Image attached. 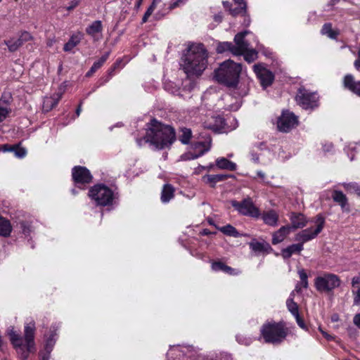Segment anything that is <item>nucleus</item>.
<instances>
[{"mask_svg":"<svg viewBox=\"0 0 360 360\" xmlns=\"http://www.w3.org/2000/svg\"><path fill=\"white\" fill-rule=\"evenodd\" d=\"M291 230V226L290 225L281 226L278 231L273 233L272 243L274 245H276L283 242L290 234Z\"/></svg>","mask_w":360,"mask_h":360,"instance_id":"aec40b11","label":"nucleus"},{"mask_svg":"<svg viewBox=\"0 0 360 360\" xmlns=\"http://www.w3.org/2000/svg\"><path fill=\"white\" fill-rule=\"evenodd\" d=\"M210 149V141H198L192 145V152H191V157H188V159H196L205 153L209 151Z\"/></svg>","mask_w":360,"mask_h":360,"instance_id":"dca6fc26","label":"nucleus"},{"mask_svg":"<svg viewBox=\"0 0 360 360\" xmlns=\"http://www.w3.org/2000/svg\"><path fill=\"white\" fill-rule=\"evenodd\" d=\"M175 139L173 127L153 120L148 125L146 135L142 138H137L136 143L139 146L149 143L156 149H163L169 147Z\"/></svg>","mask_w":360,"mask_h":360,"instance_id":"f257e3e1","label":"nucleus"},{"mask_svg":"<svg viewBox=\"0 0 360 360\" xmlns=\"http://www.w3.org/2000/svg\"><path fill=\"white\" fill-rule=\"evenodd\" d=\"M251 160L255 163H259V155L255 153V151H252L250 153Z\"/></svg>","mask_w":360,"mask_h":360,"instance_id":"13d9d810","label":"nucleus"},{"mask_svg":"<svg viewBox=\"0 0 360 360\" xmlns=\"http://www.w3.org/2000/svg\"><path fill=\"white\" fill-rule=\"evenodd\" d=\"M290 220L291 222V229H302L307 224L306 217L301 213L292 212L290 214Z\"/></svg>","mask_w":360,"mask_h":360,"instance_id":"6ab92c4d","label":"nucleus"},{"mask_svg":"<svg viewBox=\"0 0 360 360\" xmlns=\"http://www.w3.org/2000/svg\"><path fill=\"white\" fill-rule=\"evenodd\" d=\"M174 188L169 184H166L163 186L161 192V201L162 203L169 202L174 196Z\"/></svg>","mask_w":360,"mask_h":360,"instance_id":"393cba45","label":"nucleus"},{"mask_svg":"<svg viewBox=\"0 0 360 360\" xmlns=\"http://www.w3.org/2000/svg\"><path fill=\"white\" fill-rule=\"evenodd\" d=\"M34 330L35 323L31 320L25 326L24 340L25 344H23L22 338L13 330V328L8 330L11 342L22 360H26L29 354L34 350Z\"/></svg>","mask_w":360,"mask_h":360,"instance_id":"20e7f679","label":"nucleus"},{"mask_svg":"<svg viewBox=\"0 0 360 360\" xmlns=\"http://www.w3.org/2000/svg\"><path fill=\"white\" fill-rule=\"evenodd\" d=\"M343 85L345 89L360 97V81H355L352 75L348 74L345 76Z\"/></svg>","mask_w":360,"mask_h":360,"instance_id":"a211bd4d","label":"nucleus"},{"mask_svg":"<svg viewBox=\"0 0 360 360\" xmlns=\"http://www.w3.org/2000/svg\"><path fill=\"white\" fill-rule=\"evenodd\" d=\"M13 150V146H10L8 145H3L0 146V151L2 152H8Z\"/></svg>","mask_w":360,"mask_h":360,"instance_id":"e2e57ef3","label":"nucleus"},{"mask_svg":"<svg viewBox=\"0 0 360 360\" xmlns=\"http://www.w3.org/2000/svg\"><path fill=\"white\" fill-rule=\"evenodd\" d=\"M234 3L237 5V7L231 9V4L229 1H223V5L226 8H229L230 13L233 15H236L240 13H244L246 9V4L243 0H234Z\"/></svg>","mask_w":360,"mask_h":360,"instance_id":"b1692460","label":"nucleus"},{"mask_svg":"<svg viewBox=\"0 0 360 360\" xmlns=\"http://www.w3.org/2000/svg\"><path fill=\"white\" fill-rule=\"evenodd\" d=\"M10 51H15L20 46L22 45L19 38H13L5 41Z\"/></svg>","mask_w":360,"mask_h":360,"instance_id":"a19ab883","label":"nucleus"},{"mask_svg":"<svg viewBox=\"0 0 360 360\" xmlns=\"http://www.w3.org/2000/svg\"><path fill=\"white\" fill-rule=\"evenodd\" d=\"M89 196L97 205L108 206L113 203L116 193L110 187L103 184L94 185L89 189Z\"/></svg>","mask_w":360,"mask_h":360,"instance_id":"0eeeda50","label":"nucleus"},{"mask_svg":"<svg viewBox=\"0 0 360 360\" xmlns=\"http://www.w3.org/2000/svg\"><path fill=\"white\" fill-rule=\"evenodd\" d=\"M295 319H296V321H297V325L302 329H306L307 327H306V325L303 321V319L300 316V314H297V315H295L294 316Z\"/></svg>","mask_w":360,"mask_h":360,"instance_id":"5fc2aeb1","label":"nucleus"},{"mask_svg":"<svg viewBox=\"0 0 360 360\" xmlns=\"http://www.w3.org/2000/svg\"><path fill=\"white\" fill-rule=\"evenodd\" d=\"M12 231V226L8 220L0 217V236L7 237Z\"/></svg>","mask_w":360,"mask_h":360,"instance_id":"7c9ffc66","label":"nucleus"},{"mask_svg":"<svg viewBox=\"0 0 360 360\" xmlns=\"http://www.w3.org/2000/svg\"><path fill=\"white\" fill-rule=\"evenodd\" d=\"M83 37V34L80 32H78L74 34H72L69 39V41L64 45V51H70L73 48H75L77 45L79 44L82 39Z\"/></svg>","mask_w":360,"mask_h":360,"instance_id":"a878e982","label":"nucleus"},{"mask_svg":"<svg viewBox=\"0 0 360 360\" xmlns=\"http://www.w3.org/2000/svg\"><path fill=\"white\" fill-rule=\"evenodd\" d=\"M12 152L14 153L15 156L19 158H22L26 155L27 151L24 148L19 146H13Z\"/></svg>","mask_w":360,"mask_h":360,"instance_id":"de8ad7c7","label":"nucleus"},{"mask_svg":"<svg viewBox=\"0 0 360 360\" xmlns=\"http://www.w3.org/2000/svg\"><path fill=\"white\" fill-rule=\"evenodd\" d=\"M236 338V341L240 345L248 346L252 342V339L251 338L243 335H237Z\"/></svg>","mask_w":360,"mask_h":360,"instance_id":"a18cd8bd","label":"nucleus"},{"mask_svg":"<svg viewBox=\"0 0 360 360\" xmlns=\"http://www.w3.org/2000/svg\"><path fill=\"white\" fill-rule=\"evenodd\" d=\"M12 231V226L8 220L0 217V236L7 237Z\"/></svg>","mask_w":360,"mask_h":360,"instance_id":"2f4dec72","label":"nucleus"},{"mask_svg":"<svg viewBox=\"0 0 360 360\" xmlns=\"http://www.w3.org/2000/svg\"><path fill=\"white\" fill-rule=\"evenodd\" d=\"M11 96L10 93H4L0 99V106L8 107L11 102Z\"/></svg>","mask_w":360,"mask_h":360,"instance_id":"09e8293b","label":"nucleus"},{"mask_svg":"<svg viewBox=\"0 0 360 360\" xmlns=\"http://www.w3.org/2000/svg\"><path fill=\"white\" fill-rule=\"evenodd\" d=\"M110 56V51L105 53L97 61L94 62L90 70L86 73V77H91L107 60Z\"/></svg>","mask_w":360,"mask_h":360,"instance_id":"c756f323","label":"nucleus"},{"mask_svg":"<svg viewBox=\"0 0 360 360\" xmlns=\"http://www.w3.org/2000/svg\"><path fill=\"white\" fill-rule=\"evenodd\" d=\"M63 93L61 91L53 94L52 96L46 97L43 102V109L45 111H49L57 105L59 101L62 98Z\"/></svg>","mask_w":360,"mask_h":360,"instance_id":"4be33fe9","label":"nucleus"},{"mask_svg":"<svg viewBox=\"0 0 360 360\" xmlns=\"http://www.w3.org/2000/svg\"><path fill=\"white\" fill-rule=\"evenodd\" d=\"M183 352L179 346L171 347L167 354V360H180L181 356H183Z\"/></svg>","mask_w":360,"mask_h":360,"instance_id":"f704fd0d","label":"nucleus"},{"mask_svg":"<svg viewBox=\"0 0 360 360\" xmlns=\"http://www.w3.org/2000/svg\"><path fill=\"white\" fill-rule=\"evenodd\" d=\"M250 247L255 252H269L272 250L270 245L266 242L252 241L250 243Z\"/></svg>","mask_w":360,"mask_h":360,"instance_id":"cd10ccee","label":"nucleus"},{"mask_svg":"<svg viewBox=\"0 0 360 360\" xmlns=\"http://www.w3.org/2000/svg\"><path fill=\"white\" fill-rule=\"evenodd\" d=\"M72 179L75 184H84L91 181L92 176L84 167L76 166L72 169Z\"/></svg>","mask_w":360,"mask_h":360,"instance_id":"4468645a","label":"nucleus"},{"mask_svg":"<svg viewBox=\"0 0 360 360\" xmlns=\"http://www.w3.org/2000/svg\"><path fill=\"white\" fill-rule=\"evenodd\" d=\"M103 24L101 20L92 22L86 28V33L89 35L94 41H98L102 39Z\"/></svg>","mask_w":360,"mask_h":360,"instance_id":"f3484780","label":"nucleus"},{"mask_svg":"<svg viewBox=\"0 0 360 360\" xmlns=\"http://www.w3.org/2000/svg\"><path fill=\"white\" fill-rule=\"evenodd\" d=\"M360 283V277L359 276H354L352 280V285L353 287H354L356 284Z\"/></svg>","mask_w":360,"mask_h":360,"instance_id":"774afa93","label":"nucleus"},{"mask_svg":"<svg viewBox=\"0 0 360 360\" xmlns=\"http://www.w3.org/2000/svg\"><path fill=\"white\" fill-rule=\"evenodd\" d=\"M250 34L251 32L248 30L238 33L234 37L235 44L228 41L219 43L217 46V53L230 51L233 55L240 56L247 49L248 41L245 37Z\"/></svg>","mask_w":360,"mask_h":360,"instance_id":"6e6552de","label":"nucleus"},{"mask_svg":"<svg viewBox=\"0 0 360 360\" xmlns=\"http://www.w3.org/2000/svg\"><path fill=\"white\" fill-rule=\"evenodd\" d=\"M216 122L217 124H205V127L210 129L213 131H218L221 129V127L222 124L224 123V120L221 117H217L216 118Z\"/></svg>","mask_w":360,"mask_h":360,"instance_id":"c03bdc74","label":"nucleus"},{"mask_svg":"<svg viewBox=\"0 0 360 360\" xmlns=\"http://www.w3.org/2000/svg\"><path fill=\"white\" fill-rule=\"evenodd\" d=\"M219 230L221 233H223L224 234H225L226 236H233L235 238H237V237H239L241 236V234H240L238 233V231L236 230V229L230 224H227L226 226L220 227L219 229Z\"/></svg>","mask_w":360,"mask_h":360,"instance_id":"ea45409f","label":"nucleus"},{"mask_svg":"<svg viewBox=\"0 0 360 360\" xmlns=\"http://www.w3.org/2000/svg\"><path fill=\"white\" fill-rule=\"evenodd\" d=\"M319 97L315 92L305 89H300L296 96V101L303 109L311 110L318 106Z\"/></svg>","mask_w":360,"mask_h":360,"instance_id":"9b49d317","label":"nucleus"},{"mask_svg":"<svg viewBox=\"0 0 360 360\" xmlns=\"http://www.w3.org/2000/svg\"><path fill=\"white\" fill-rule=\"evenodd\" d=\"M228 176L224 174H207L203 176L205 181L214 186L216 183L225 180Z\"/></svg>","mask_w":360,"mask_h":360,"instance_id":"58836bf2","label":"nucleus"},{"mask_svg":"<svg viewBox=\"0 0 360 360\" xmlns=\"http://www.w3.org/2000/svg\"><path fill=\"white\" fill-rule=\"evenodd\" d=\"M356 143H349L345 148V151L348 155V157L349 158L350 160H354V154H352L350 155L349 154V152H354L356 151Z\"/></svg>","mask_w":360,"mask_h":360,"instance_id":"8fccbe9b","label":"nucleus"},{"mask_svg":"<svg viewBox=\"0 0 360 360\" xmlns=\"http://www.w3.org/2000/svg\"><path fill=\"white\" fill-rule=\"evenodd\" d=\"M212 270L215 272L222 271L229 275L238 274L239 271L227 266L222 262H213L211 265Z\"/></svg>","mask_w":360,"mask_h":360,"instance_id":"5701e85b","label":"nucleus"},{"mask_svg":"<svg viewBox=\"0 0 360 360\" xmlns=\"http://www.w3.org/2000/svg\"><path fill=\"white\" fill-rule=\"evenodd\" d=\"M207 51L202 44L190 45L181 58V66L188 77L199 76L207 66Z\"/></svg>","mask_w":360,"mask_h":360,"instance_id":"f03ea898","label":"nucleus"},{"mask_svg":"<svg viewBox=\"0 0 360 360\" xmlns=\"http://www.w3.org/2000/svg\"><path fill=\"white\" fill-rule=\"evenodd\" d=\"M216 166L221 169L235 171L237 168L236 164L229 161L225 158H219L215 161Z\"/></svg>","mask_w":360,"mask_h":360,"instance_id":"bb28decb","label":"nucleus"},{"mask_svg":"<svg viewBox=\"0 0 360 360\" xmlns=\"http://www.w3.org/2000/svg\"><path fill=\"white\" fill-rule=\"evenodd\" d=\"M354 294V304L360 305V287L356 292L353 291Z\"/></svg>","mask_w":360,"mask_h":360,"instance_id":"864d4df0","label":"nucleus"},{"mask_svg":"<svg viewBox=\"0 0 360 360\" xmlns=\"http://www.w3.org/2000/svg\"><path fill=\"white\" fill-rule=\"evenodd\" d=\"M11 112V108L7 106H0V124L6 119Z\"/></svg>","mask_w":360,"mask_h":360,"instance_id":"49530a36","label":"nucleus"},{"mask_svg":"<svg viewBox=\"0 0 360 360\" xmlns=\"http://www.w3.org/2000/svg\"><path fill=\"white\" fill-rule=\"evenodd\" d=\"M188 0H176L175 1H174L172 4H171V8H176L177 6H179L184 4H185V2H186Z\"/></svg>","mask_w":360,"mask_h":360,"instance_id":"052dcab7","label":"nucleus"},{"mask_svg":"<svg viewBox=\"0 0 360 360\" xmlns=\"http://www.w3.org/2000/svg\"><path fill=\"white\" fill-rule=\"evenodd\" d=\"M231 205L242 215L257 219L261 215L259 208L250 198H246L240 202L232 200Z\"/></svg>","mask_w":360,"mask_h":360,"instance_id":"9d476101","label":"nucleus"},{"mask_svg":"<svg viewBox=\"0 0 360 360\" xmlns=\"http://www.w3.org/2000/svg\"><path fill=\"white\" fill-rule=\"evenodd\" d=\"M319 331L321 333V334L328 340H333V337L328 333H327L326 331L322 330L321 328H319Z\"/></svg>","mask_w":360,"mask_h":360,"instance_id":"69168bd1","label":"nucleus"},{"mask_svg":"<svg viewBox=\"0 0 360 360\" xmlns=\"http://www.w3.org/2000/svg\"><path fill=\"white\" fill-rule=\"evenodd\" d=\"M257 176L261 179V182L264 184H268L269 182L266 181V174L262 171L259 170L257 172Z\"/></svg>","mask_w":360,"mask_h":360,"instance_id":"6e6d98bb","label":"nucleus"},{"mask_svg":"<svg viewBox=\"0 0 360 360\" xmlns=\"http://www.w3.org/2000/svg\"><path fill=\"white\" fill-rule=\"evenodd\" d=\"M172 84H167L165 85V88L166 90L167 91H169L172 94H176L178 91H179V89H170V86L172 87Z\"/></svg>","mask_w":360,"mask_h":360,"instance_id":"0e129e2a","label":"nucleus"},{"mask_svg":"<svg viewBox=\"0 0 360 360\" xmlns=\"http://www.w3.org/2000/svg\"><path fill=\"white\" fill-rule=\"evenodd\" d=\"M253 70L257 78L259 79L261 85L264 88H266L272 84L274 79V75L270 70H267L263 64L259 63L255 65Z\"/></svg>","mask_w":360,"mask_h":360,"instance_id":"ddd939ff","label":"nucleus"},{"mask_svg":"<svg viewBox=\"0 0 360 360\" xmlns=\"http://www.w3.org/2000/svg\"><path fill=\"white\" fill-rule=\"evenodd\" d=\"M21 228H22V232L25 235H28L31 231L30 225H28L24 222L21 224Z\"/></svg>","mask_w":360,"mask_h":360,"instance_id":"bf43d9fd","label":"nucleus"},{"mask_svg":"<svg viewBox=\"0 0 360 360\" xmlns=\"http://www.w3.org/2000/svg\"><path fill=\"white\" fill-rule=\"evenodd\" d=\"M264 224L271 226H276L278 222V214L274 210L264 212L261 215Z\"/></svg>","mask_w":360,"mask_h":360,"instance_id":"412c9836","label":"nucleus"},{"mask_svg":"<svg viewBox=\"0 0 360 360\" xmlns=\"http://www.w3.org/2000/svg\"><path fill=\"white\" fill-rule=\"evenodd\" d=\"M250 44L248 42L247 49L240 56H244V59L248 63H252L257 58V51L254 49H250Z\"/></svg>","mask_w":360,"mask_h":360,"instance_id":"e433bc0d","label":"nucleus"},{"mask_svg":"<svg viewBox=\"0 0 360 360\" xmlns=\"http://www.w3.org/2000/svg\"><path fill=\"white\" fill-rule=\"evenodd\" d=\"M192 137L191 129L182 127L180 129L179 139L183 144H188Z\"/></svg>","mask_w":360,"mask_h":360,"instance_id":"c9c22d12","label":"nucleus"},{"mask_svg":"<svg viewBox=\"0 0 360 360\" xmlns=\"http://www.w3.org/2000/svg\"><path fill=\"white\" fill-rule=\"evenodd\" d=\"M18 38L21 41L22 44H23L24 42L30 40L32 39V35L28 32H23Z\"/></svg>","mask_w":360,"mask_h":360,"instance_id":"603ef678","label":"nucleus"},{"mask_svg":"<svg viewBox=\"0 0 360 360\" xmlns=\"http://www.w3.org/2000/svg\"><path fill=\"white\" fill-rule=\"evenodd\" d=\"M294 291H292L289 298L286 301V305L288 307V309L290 311V313L293 315H297L299 314V310H298V306L297 303L294 302Z\"/></svg>","mask_w":360,"mask_h":360,"instance_id":"4c0bfd02","label":"nucleus"},{"mask_svg":"<svg viewBox=\"0 0 360 360\" xmlns=\"http://www.w3.org/2000/svg\"><path fill=\"white\" fill-rule=\"evenodd\" d=\"M333 199L338 203L342 210H345L347 205V198L346 195L341 191H334L332 194Z\"/></svg>","mask_w":360,"mask_h":360,"instance_id":"473e14b6","label":"nucleus"},{"mask_svg":"<svg viewBox=\"0 0 360 360\" xmlns=\"http://www.w3.org/2000/svg\"><path fill=\"white\" fill-rule=\"evenodd\" d=\"M298 274L300 278V281L297 283L295 292H301L302 288H308V276L306 274L305 271L302 269L298 270Z\"/></svg>","mask_w":360,"mask_h":360,"instance_id":"c85d7f7f","label":"nucleus"},{"mask_svg":"<svg viewBox=\"0 0 360 360\" xmlns=\"http://www.w3.org/2000/svg\"><path fill=\"white\" fill-rule=\"evenodd\" d=\"M314 225L297 233L295 240L298 243L292 244L281 250V255L284 259L290 258L293 254H300L304 249V244L314 239L323 230L325 219L321 215H317L311 221Z\"/></svg>","mask_w":360,"mask_h":360,"instance_id":"7ed1b4c3","label":"nucleus"},{"mask_svg":"<svg viewBox=\"0 0 360 360\" xmlns=\"http://www.w3.org/2000/svg\"><path fill=\"white\" fill-rule=\"evenodd\" d=\"M248 88L245 85H240L239 87L233 88L232 90V94L235 97H243L248 94Z\"/></svg>","mask_w":360,"mask_h":360,"instance_id":"37998d69","label":"nucleus"},{"mask_svg":"<svg viewBox=\"0 0 360 360\" xmlns=\"http://www.w3.org/2000/svg\"><path fill=\"white\" fill-rule=\"evenodd\" d=\"M242 68L240 63L227 60L221 63L214 70L215 79L228 86H234L238 82Z\"/></svg>","mask_w":360,"mask_h":360,"instance_id":"39448f33","label":"nucleus"},{"mask_svg":"<svg viewBox=\"0 0 360 360\" xmlns=\"http://www.w3.org/2000/svg\"><path fill=\"white\" fill-rule=\"evenodd\" d=\"M162 1V0H153L152 4L148 8L147 11H146L143 18H142V23H145L147 22L148 18L151 15V14L153 13L154 10L155 9L157 5L160 4Z\"/></svg>","mask_w":360,"mask_h":360,"instance_id":"79ce46f5","label":"nucleus"},{"mask_svg":"<svg viewBox=\"0 0 360 360\" xmlns=\"http://www.w3.org/2000/svg\"><path fill=\"white\" fill-rule=\"evenodd\" d=\"M298 124L297 117L292 112L285 110L283 111L277 122V127L279 131L288 132Z\"/></svg>","mask_w":360,"mask_h":360,"instance_id":"f8f14e48","label":"nucleus"},{"mask_svg":"<svg viewBox=\"0 0 360 360\" xmlns=\"http://www.w3.org/2000/svg\"><path fill=\"white\" fill-rule=\"evenodd\" d=\"M333 150V145L331 143H326L323 144V150L325 153L332 152Z\"/></svg>","mask_w":360,"mask_h":360,"instance_id":"4d7b16f0","label":"nucleus"},{"mask_svg":"<svg viewBox=\"0 0 360 360\" xmlns=\"http://www.w3.org/2000/svg\"><path fill=\"white\" fill-rule=\"evenodd\" d=\"M321 34L326 35L330 39H335L339 35L340 32L338 30H333L330 23H326L323 25Z\"/></svg>","mask_w":360,"mask_h":360,"instance_id":"72a5a7b5","label":"nucleus"},{"mask_svg":"<svg viewBox=\"0 0 360 360\" xmlns=\"http://www.w3.org/2000/svg\"><path fill=\"white\" fill-rule=\"evenodd\" d=\"M353 322L356 326L360 328V314H357L354 316Z\"/></svg>","mask_w":360,"mask_h":360,"instance_id":"680f3d73","label":"nucleus"},{"mask_svg":"<svg viewBox=\"0 0 360 360\" xmlns=\"http://www.w3.org/2000/svg\"><path fill=\"white\" fill-rule=\"evenodd\" d=\"M56 328L53 326V330H51V334L48 337L46 335H45L46 342L44 350L40 352L41 360H49L50 354L53 350L56 342Z\"/></svg>","mask_w":360,"mask_h":360,"instance_id":"2eb2a0df","label":"nucleus"},{"mask_svg":"<svg viewBox=\"0 0 360 360\" xmlns=\"http://www.w3.org/2000/svg\"><path fill=\"white\" fill-rule=\"evenodd\" d=\"M339 277L333 274H323L314 280L316 289L320 292L329 293L340 285Z\"/></svg>","mask_w":360,"mask_h":360,"instance_id":"1a4fd4ad","label":"nucleus"},{"mask_svg":"<svg viewBox=\"0 0 360 360\" xmlns=\"http://www.w3.org/2000/svg\"><path fill=\"white\" fill-rule=\"evenodd\" d=\"M343 186L347 190H354L360 196V186L355 183L344 184Z\"/></svg>","mask_w":360,"mask_h":360,"instance_id":"3c124183","label":"nucleus"},{"mask_svg":"<svg viewBox=\"0 0 360 360\" xmlns=\"http://www.w3.org/2000/svg\"><path fill=\"white\" fill-rule=\"evenodd\" d=\"M354 65L356 70L360 69V49L358 51V58L355 60Z\"/></svg>","mask_w":360,"mask_h":360,"instance_id":"338daca9","label":"nucleus"},{"mask_svg":"<svg viewBox=\"0 0 360 360\" xmlns=\"http://www.w3.org/2000/svg\"><path fill=\"white\" fill-rule=\"evenodd\" d=\"M289 333V329L283 323L268 321L260 328L259 339H263L266 343L279 345L283 342Z\"/></svg>","mask_w":360,"mask_h":360,"instance_id":"423d86ee","label":"nucleus"}]
</instances>
